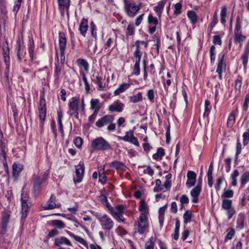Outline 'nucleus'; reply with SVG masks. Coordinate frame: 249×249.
Here are the masks:
<instances>
[{"label":"nucleus","instance_id":"69168bd1","mask_svg":"<svg viewBox=\"0 0 249 249\" xmlns=\"http://www.w3.org/2000/svg\"><path fill=\"white\" fill-rule=\"evenodd\" d=\"M249 93L247 94L245 97L244 105H243V108L245 111H247L249 107Z\"/></svg>","mask_w":249,"mask_h":249},{"label":"nucleus","instance_id":"6e6d98bb","mask_svg":"<svg viewBox=\"0 0 249 249\" xmlns=\"http://www.w3.org/2000/svg\"><path fill=\"white\" fill-rule=\"evenodd\" d=\"M73 142L75 146L78 148H80L83 143V140L79 137H77L73 140Z\"/></svg>","mask_w":249,"mask_h":249},{"label":"nucleus","instance_id":"5701e85b","mask_svg":"<svg viewBox=\"0 0 249 249\" xmlns=\"http://www.w3.org/2000/svg\"><path fill=\"white\" fill-rule=\"evenodd\" d=\"M92 77L93 78L91 79V80L93 82L98 85V89L99 90H103L105 87V85H103L102 82V78L99 75L94 76V75H93Z\"/></svg>","mask_w":249,"mask_h":249},{"label":"nucleus","instance_id":"b1692460","mask_svg":"<svg viewBox=\"0 0 249 249\" xmlns=\"http://www.w3.org/2000/svg\"><path fill=\"white\" fill-rule=\"evenodd\" d=\"M109 166L113 167L116 170L122 169L123 170H125L126 168V166L123 162L117 160L113 161L110 163Z\"/></svg>","mask_w":249,"mask_h":249},{"label":"nucleus","instance_id":"f704fd0d","mask_svg":"<svg viewBox=\"0 0 249 249\" xmlns=\"http://www.w3.org/2000/svg\"><path fill=\"white\" fill-rule=\"evenodd\" d=\"M155 186L154 188V192H159L163 190V185L161 184V181L160 179H157L155 180Z\"/></svg>","mask_w":249,"mask_h":249},{"label":"nucleus","instance_id":"13d9d810","mask_svg":"<svg viewBox=\"0 0 249 249\" xmlns=\"http://www.w3.org/2000/svg\"><path fill=\"white\" fill-rule=\"evenodd\" d=\"M233 195V192L231 190H224L222 196L226 197H231Z\"/></svg>","mask_w":249,"mask_h":249},{"label":"nucleus","instance_id":"7ed1b4c3","mask_svg":"<svg viewBox=\"0 0 249 249\" xmlns=\"http://www.w3.org/2000/svg\"><path fill=\"white\" fill-rule=\"evenodd\" d=\"M91 144L92 147L95 150L107 151L112 149L111 145L102 137L93 140Z\"/></svg>","mask_w":249,"mask_h":249},{"label":"nucleus","instance_id":"de8ad7c7","mask_svg":"<svg viewBox=\"0 0 249 249\" xmlns=\"http://www.w3.org/2000/svg\"><path fill=\"white\" fill-rule=\"evenodd\" d=\"M99 103V100L97 99H92L90 101L91 109L95 110L98 107H100L98 106Z\"/></svg>","mask_w":249,"mask_h":249},{"label":"nucleus","instance_id":"6e6552de","mask_svg":"<svg viewBox=\"0 0 249 249\" xmlns=\"http://www.w3.org/2000/svg\"><path fill=\"white\" fill-rule=\"evenodd\" d=\"M66 46V38L63 33L59 34V47L60 51V62L63 64L65 62V53Z\"/></svg>","mask_w":249,"mask_h":249},{"label":"nucleus","instance_id":"412c9836","mask_svg":"<svg viewBox=\"0 0 249 249\" xmlns=\"http://www.w3.org/2000/svg\"><path fill=\"white\" fill-rule=\"evenodd\" d=\"M88 28L89 26L88 25V20L85 18H83L80 24L79 30L80 31L81 34L84 36H85Z\"/></svg>","mask_w":249,"mask_h":249},{"label":"nucleus","instance_id":"f8f14e48","mask_svg":"<svg viewBox=\"0 0 249 249\" xmlns=\"http://www.w3.org/2000/svg\"><path fill=\"white\" fill-rule=\"evenodd\" d=\"M1 227L0 233L4 234L7 231V225L10 217V213L9 212H2Z\"/></svg>","mask_w":249,"mask_h":249},{"label":"nucleus","instance_id":"4c0bfd02","mask_svg":"<svg viewBox=\"0 0 249 249\" xmlns=\"http://www.w3.org/2000/svg\"><path fill=\"white\" fill-rule=\"evenodd\" d=\"M76 63L78 66L83 67L85 71L88 70L89 64L85 60L79 58L76 60Z\"/></svg>","mask_w":249,"mask_h":249},{"label":"nucleus","instance_id":"c9c22d12","mask_svg":"<svg viewBox=\"0 0 249 249\" xmlns=\"http://www.w3.org/2000/svg\"><path fill=\"white\" fill-rule=\"evenodd\" d=\"M142 99V94L139 92L137 94L130 97V101L132 103H137Z\"/></svg>","mask_w":249,"mask_h":249},{"label":"nucleus","instance_id":"f3484780","mask_svg":"<svg viewBox=\"0 0 249 249\" xmlns=\"http://www.w3.org/2000/svg\"><path fill=\"white\" fill-rule=\"evenodd\" d=\"M249 54V42H248L247 43V44L245 46L244 52L241 56V59L242 60V63L245 68H246L247 67V64L248 62Z\"/></svg>","mask_w":249,"mask_h":249},{"label":"nucleus","instance_id":"79ce46f5","mask_svg":"<svg viewBox=\"0 0 249 249\" xmlns=\"http://www.w3.org/2000/svg\"><path fill=\"white\" fill-rule=\"evenodd\" d=\"M165 154L164 150L162 148L158 149L157 152L153 155V158L157 160L159 158L162 157Z\"/></svg>","mask_w":249,"mask_h":249},{"label":"nucleus","instance_id":"7c9ffc66","mask_svg":"<svg viewBox=\"0 0 249 249\" xmlns=\"http://www.w3.org/2000/svg\"><path fill=\"white\" fill-rule=\"evenodd\" d=\"M187 16L191 22L195 24L197 21V18L196 13L193 11H189L188 12Z\"/></svg>","mask_w":249,"mask_h":249},{"label":"nucleus","instance_id":"8fccbe9b","mask_svg":"<svg viewBox=\"0 0 249 249\" xmlns=\"http://www.w3.org/2000/svg\"><path fill=\"white\" fill-rule=\"evenodd\" d=\"M140 62H136L134 66L133 74L139 75L140 74Z\"/></svg>","mask_w":249,"mask_h":249},{"label":"nucleus","instance_id":"c03bdc74","mask_svg":"<svg viewBox=\"0 0 249 249\" xmlns=\"http://www.w3.org/2000/svg\"><path fill=\"white\" fill-rule=\"evenodd\" d=\"M244 218L243 216H241L237 220L236 228L238 230L242 229L244 228Z\"/></svg>","mask_w":249,"mask_h":249},{"label":"nucleus","instance_id":"052dcab7","mask_svg":"<svg viewBox=\"0 0 249 249\" xmlns=\"http://www.w3.org/2000/svg\"><path fill=\"white\" fill-rule=\"evenodd\" d=\"M213 42L215 45H221L222 40L221 37L219 36H214L213 37Z\"/></svg>","mask_w":249,"mask_h":249},{"label":"nucleus","instance_id":"c85d7f7f","mask_svg":"<svg viewBox=\"0 0 249 249\" xmlns=\"http://www.w3.org/2000/svg\"><path fill=\"white\" fill-rule=\"evenodd\" d=\"M235 113L233 111H232L229 117H228V121H227V125L228 126V127H231L234 123H235Z\"/></svg>","mask_w":249,"mask_h":249},{"label":"nucleus","instance_id":"e433bc0d","mask_svg":"<svg viewBox=\"0 0 249 249\" xmlns=\"http://www.w3.org/2000/svg\"><path fill=\"white\" fill-rule=\"evenodd\" d=\"M248 181H249V172H246L241 177V187L244 186Z\"/></svg>","mask_w":249,"mask_h":249},{"label":"nucleus","instance_id":"a878e982","mask_svg":"<svg viewBox=\"0 0 249 249\" xmlns=\"http://www.w3.org/2000/svg\"><path fill=\"white\" fill-rule=\"evenodd\" d=\"M180 228V221L178 219H177L175 223V228L174 230V233L173 237L175 240H177L179 237V231Z\"/></svg>","mask_w":249,"mask_h":249},{"label":"nucleus","instance_id":"f03ea898","mask_svg":"<svg viewBox=\"0 0 249 249\" xmlns=\"http://www.w3.org/2000/svg\"><path fill=\"white\" fill-rule=\"evenodd\" d=\"M20 200L21 202V224L23 225L29 212V209L30 207V203L28 202L29 200L27 194L26 193H24L23 191L21 194Z\"/></svg>","mask_w":249,"mask_h":249},{"label":"nucleus","instance_id":"ddd939ff","mask_svg":"<svg viewBox=\"0 0 249 249\" xmlns=\"http://www.w3.org/2000/svg\"><path fill=\"white\" fill-rule=\"evenodd\" d=\"M59 10L62 17H64L65 12L69 15V9L70 5V0H58Z\"/></svg>","mask_w":249,"mask_h":249},{"label":"nucleus","instance_id":"49530a36","mask_svg":"<svg viewBox=\"0 0 249 249\" xmlns=\"http://www.w3.org/2000/svg\"><path fill=\"white\" fill-rule=\"evenodd\" d=\"M215 48L214 46L212 45L210 49L211 63L212 64L215 61Z\"/></svg>","mask_w":249,"mask_h":249},{"label":"nucleus","instance_id":"393cba45","mask_svg":"<svg viewBox=\"0 0 249 249\" xmlns=\"http://www.w3.org/2000/svg\"><path fill=\"white\" fill-rule=\"evenodd\" d=\"M130 85L129 83H124L120 85L119 88L114 91V94L118 95L129 88Z\"/></svg>","mask_w":249,"mask_h":249},{"label":"nucleus","instance_id":"c756f323","mask_svg":"<svg viewBox=\"0 0 249 249\" xmlns=\"http://www.w3.org/2000/svg\"><path fill=\"white\" fill-rule=\"evenodd\" d=\"M51 224L56 228L62 229L65 227V224L59 220H53L51 221Z\"/></svg>","mask_w":249,"mask_h":249},{"label":"nucleus","instance_id":"09e8293b","mask_svg":"<svg viewBox=\"0 0 249 249\" xmlns=\"http://www.w3.org/2000/svg\"><path fill=\"white\" fill-rule=\"evenodd\" d=\"M134 136L133 132L130 131L126 132L124 136L122 139L125 142H128Z\"/></svg>","mask_w":249,"mask_h":249},{"label":"nucleus","instance_id":"3c124183","mask_svg":"<svg viewBox=\"0 0 249 249\" xmlns=\"http://www.w3.org/2000/svg\"><path fill=\"white\" fill-rule=\"evenodd\" d=\"M22 0H15V5L13 8V12L16 14L19 9Z\"/></svg>","mask_w":249,"mask_h":249},{"label":"nucleus","instance_id":"0eeeda50","mask_svg":"<svg viewBox=\"0 0 249 249\" xmlns=\"http://www.w3.org/2000/svg\"><path fill=\"white\" fill-rule=\"evenodd\" d=\"M124 210V206L123 205H119L113 207V210H111L110 212L112 216L118 221L124 222L125 219L123 215Z\"/></svg>","mask_w":249,"mask_h":249},{"label":"nucleus","instance_id":"774afa93","mask_svg":"<svg viewBox=\"0 0 249 249\" xmlns=\"http://www.w3.org/2000/svg\"><path fill=\"white\" fill-rule=\"evenodd\" d=\"M235 234V231L233 229H231V231L227 234L225 241H226L228 240L232 239Z\"/></svg>","mask_w":249,"mask_h":249},{"label":"nucleus","instance_id":"aec40b11","mask_svg":"<svg viewBox=\"0 0 249 249\" xmlns=\"http://www.w3.org/2000/svg\"><path fill=\"white\" fill-rule=\"evenodd\" d=\"M57 117H58V128L59 131L62 134V135H64V132L63 128V124L62 120L63 117V110L61 108H59V110L57 111Z\"/></svg>","mask_w":249,"mask_h":249},{"label":"nucleus","instance_id":"0e129e2a","mask_svg":"<svg viewBox=\"0 0 249 249\" xmlns=\"http://www.w3.org/2000/svg\"><path fill=\"white\" fill-rule=\"evenodd\" d=\"M99 110H100V107H98L97 109H95V110H94L93 113L89 117V122H93L94 121Z\"/></svg>","mask_w":249,"mask_h":249},{"label":"nucleus","instance_id":"e2e57ef3","mask_svg":"<svg viewBox=\"0 0 249 249\" xmlns=\"http://www.w3.org/2000/svg\"><path fill=\"white\" fill-rule=\"evenodd\" d=\"M196 175L194 171H189L188 172L187 177L188 179L194 180H196Z\"/></svg>","mask_w":249,"mask_h":249},{"label":"nucleus","instance_id":"4be33fe9","mask_svg":"<svg viewBox=\"0 0 249 249\" xmlns=\"http://www.w3.org/2000/svg\"><path fill=\"white\" fill-rule=\"evenodd\" d=\"M123 109V105L122 104H117L114 103L110 105L108 107V110L111 112H121Z\"/></svg>","mask_w":249,"mask_h":249},{"label":"nucleus","instance_id":"1a4fd4ad","mask_svg":"<svg viewBox=\"0 0 249 249\" xmlns=\"http://www.w3.org/2000/svg\"><path fill=\"white\" fill-rule=\"evenodd\" d=\"M38 110L39 114V118L41 121L40 124L42 125L46 115V103L43 96L40 98Z\"/></svg>","mask_w":249,"mask_h":249},{"label":"nucleus","instance_id":"338daca9","mask_svg":"<svg viewBox=\"0 0 249 249\" xmlns=\"http://www.w3.org/2000/svg\"><path fill=\"white\" fill-rule=\"evenodd\" d=\"M2 47L4 54H8L9 51L7 40H5V42L3 43Z\"/></svg>","mask_w":249,"mask_h":249},{"label":"nucleus","instance_id":"a18cd8bd","mask_svg":"<svg viewBox=\"0 0 249 249\" xmlns=\"http://www.w3.org/2000/svg\"><path fill=\"white\" fill-rule=\"evenodd\" d=\"M227 15V8L226 6L222 7L220 16H221V22L224 24L226 22V17Z\"/></svg>","mask_w":249,"mask_h":249},{"label":"nucleus","instance_id":"dca6fc26","mask_svg":"<svg viewBox=\"0 0 249 249\" xmlns=\"http://www.w3.org/2000/svg\"><path fill=\"white\" fill-rule=\"evenodd\" d=\"M55 196L52 195L48 201L47 204L43 206L45 210H51L55 208H59V205L55 203Z\"/></svg>","mask_w":249,"mask_h":249},{"label":"nucleus","instance_id":"a19ab883","mask_svg":"<svg viewBox=\"0 0 249 249\" xmlns=\"http://www.w3.org/2000/svg\"><path fill=\"white\" fill-rule=\"evenodd\" d=\"M0 157L1 159H3V160L5 162L6 161V151L5 149L4 143L2 142H1L0 144Z\"/></svg>","mask_w":249,"mask_h":249},{"label":"nucleus","instance_id":"6ab92c4d","mask_svg":"<svg viewBox=\"0 0 249 249\" xmlns=\"http://www.w3.org/2000/svg\"><path fill=\"white\" fill-rule=\"evenodd\" d=\"M13 176L15 178H17L19 173L23 169V165L14 163L12 165Z\"/></svg>","mask_w":249,"mask_h":249},{"label":"nucleus","instance_id":"5fc2aeb1","mask_svg":"<svg viewBox=\"0 0 249 249\" xmlns=\"http://www.w3.org/2000/svg\"><path fill=\"white\" fill-rule=\"evenodd\" d=\"M135 32V28L133 24H130L127 28L126 35L128 36H132Z\"/></svg>","mask_w":249,"mask_h":249},{"label":"nucleus","instance_id":"9b49d317","mask_svg":"<svg viewBox=\"0 0 249 249\" xmlns=\"http://www.w3.org/2000/svg\"><path fill=\"white\" fill-rule=\"evenodd\" d=\"M225 54L224 52L221 53L218 57V64L216 69V72L218 74V77L220 80L222 79V73L226 71V64L224 62Z\"/></svg>","mask_w":249,"mask_h":249},{"label":"nucleus","instance_id":"473e14b6","mask_svg":"<svg viewBox=\"0 0 249 249\" xmlns=\"http://www.w3.org/2000/svg\"><path fill=\"white\" fill-rule=\"evenodd\" d=\"M21 50V47L20 44V41L19 40H18L17 41L16 53L18 59L19 61L22 60V57H23V55H22L20 53Z\"/></svg>","mask_w":249,"mask_h":249},{"label":"nucleus","instance_id":"680f3d73","mask_svg":"<svg viewBox=\"0 0 249 249\" xmlns=\"http://www.w3.org/2000/svg\"><path fill=\"white\" fill-rule=\"evenodd\" d=\"M210 105V102L209 100H206L205 101V111L204 113V116L207 115V116L209 115L210 112V108H209V106Z\"/></svg>","mask_w":249,"mask_h":249},{"label":"nucleus","instance_id":"bb28decb","mask_svg":"<svg viewBox=\"0 0 249 249\" xmlns=\"http://www.w3.org/2000/svg\"><path fill=\"white\" fill-rule=\"evenodd\" d=\"M234 37L235 43L236 44L239 43L241 47L242 46L241 43L245 40L246 37L241 35V33H235Z\"/></svg>","mask_w":249,"mask_h":249},{"label":"nucleus","instance_id":"20e7f679","mask_svg":"<svg viewBox=\"0 0 249 249\" xmlns=\"http://www.w3.org/2000/svg\"><path fill=\"white\" fill-rule=\"evenodd\" d=\"M96 218L99 221L102 229L109 231L114 227V223L113 220L107 214L103 215H96Z\"/></svg>","mask_w":249,"mask_h":249},{"label":"nucleus","instance_id":"423d86ee","mask_svg":"<svg viewBox=\"0 0 249 249\" xmlns=\"http://www.w3.org/2000/svg\"><path fill=\"white\" fill-rule=\"evenodd\" d=\"M137 222V232L140 234H142L148 227L147 216L145 213H142L140 214Z\"/></svg>","mask_w":249,"mask_h":249},{"label":"nucleus","instance_id":"37998d69","mask_svg":"<svg viewBox=\"0 0 249 249\" xmlns=\"http://www.w3.org/2000/svg\"><path fill=\"white\" fill-rule=\"evenodd\" d=\"M239 175V173L237 170H235L231 176L232 179L231 184L233 186H236L237 184L236 178Z\"/></svg>","mask_w":249,"mask_h":249},{"label":"nucleus","instance_id":"2f4dec72","mask_svg":"<svg viewBox=\"0 0 249 249\" xmlns=\"http://www.w3.org/2000/svg\"><path fill=\"white\" fill-rule=\"evenodd\" d=\"M201 184H197V185L191 191L190 194L193 197H197L201 192Z\"/></svg>","mask_w":249,"mask_h":249},{"label":"nucleus","instance_id":"72a5a7b5","mask_svg":"<svg viewBox=\"0 0 249 249\" xmlns=\"http://www.w3.org/2000/svg\"><path fill=\"white\" fill-rule=\"evenodd\" d=\"M147 22L150 26L157 25L158 24V18L153 17L152 14L149 15L147 18Z\"/></svg>","mask_w":249,"mask_h":249},{"label":"nucleus","instance_id":"39448f33","mask_svg":"<svg viewBox=\"0 0 249 249\" xmlns=\"http://www.w3.org/2000/svg\"><path fill=\"white\" fill-rule=\"evenodd\" d=\"M48 173L44 172L42 177L35 176L33 178V192L37 194L41 189V185L45 182L48 178Z\"/></svg>","mask_w":249,"mask_h":249},{"label":"nucleus","instance_id":"603ef678","mask_svg":"<svg viewBox=\"0 0 249 249\" xmlns=\"http://www.w3.org/2000/svg\"><path fill=\"white\" fill-rule=\"evenodd\" d=\"M236 151L235 154V160H236L238 158L239 155L241 153L242 150V145L241 142L239 141H238L236 144Z\"/></svg>","mask_w":249,"mask_h":249},{"label":"nucleus","instance_id":"a211bd4d","mask_svg":"<svg viewBox=\"0 0 249 249\" xmlns=\"http://www.w3.org/2000/svg\"><path fill=\"white\" fill-rule=\"evenodd\" d=\"M55 245L57 246H60L63 245H65L67 246H71L70 241L67 238L64 236L55 239Z\"/></svg>","mask_w":249,"mask_h":249},{"label":"nucleus","instance_id":"4468645a","mask_svg":"<svg viewBox=\"0 0 249 249\" xmlns=\"http://www.w3.org/2000/svg\"><path fill=\"white\" fill-rule=\"evenodd\" d=\"M79 103V97H72L70 100L69 107L71 110L74 111L73 114L75 116L78 115Z\"/></svg>","mask_w":249,"mask_h":249},{"label":"nucleus","instance_id":"4d7b16f0","mask_svg":"<svg viewBox=\"0 0 249 249\" xmlns=\"http://www.w3.org/2000/svg\"><path fill=\"white\" fill-rule=\"evenodd\" d=\"M182 5L180 3H177L175 5V10L174 14L176 15H178L181 13V9Z\"/></svg>","mask_w":249,"mask_h":249},{"label":"nucleus","instance_id":"cd10ccee","mask_svg":"<svg viewBox=\"0 0 249 249\" xmlns=\"http://www.w3.org/2000/svg\"><path fill=\"white\" fill-rule=\"evenodd\" d=\"M167 0H162L160 1L158 5L154 7V10L159 14H160L162 11L163 7Z\"/></svg>","mask_w":249,"mask_h":249},{"label":"nucleus","instance_id":"864d4df0","mask_svg":"<svg viewBox=\"0 0 249 249\" xmlns=\"http://www.w3.org/2000/svg\"><path fill=\"white\" fill-rule=\"evenodd\" d=\"M243 144L246 145L249 142V129H247V131L243 133Z\"/></svg>","mask_w":249,"mask_h":249},{"label":"nucleus","instance_id":"ea45409f","mask_svg":"<svg viewBox=\"0 0 249 249\" xmlns=\"http://www.w3.org/2000/svg\"><path fill=\"white\" fill-rule=\"evenodd\" d=\"M232 200L230 199H224L222 201V209L226 210L232 208Z\"/></svg>","mask_w":249,"mask_h":249},{"label":"nucleus","instance_id":"f257e3e1","mask_svg":"<svg viewBox=\"0 0 249 249\" xmlns=\"http://www.w3.org/2000/svg\"><path fill=\"white\" fill-rule=\"evenodd\" d=\"M123 0L124 4V11L129 17H134L142 7L141 0H139L137 4L134 1L130 2L127 0Z\"/></svg>","mask_w":249,"mask_h":249},{"label":"nucleus","instance_id":"bf43d9fd","mask_svg":"<svg viewBox=\"0 0 249 249\" xmlns=\"http://www.w3.org/2000/svg\"><path fill=\"white\" fill-rule=\"evenodd\" d=\"M217 22H218V18H217V14H216V13H215L213 16V20L210 24L211 31L212 30L213 28L215 26V25L217 23Z\"/></svg>","mask_w":249,"mask_h":249},{"label":"nucleus","instance_id":"9d476101","mask_svg":"<svg viewBox=\"0 0 249 249\" xmlns=\"http://www.w3.org/2000/svg\"><path fill=\"white\" fill-rule=\"evenodd\" d=\"M85 166L83 162H80L79 164L75 166V174L73 176L74 183L81 182L84 174Z\"/></svg>","mask_w":249,"mask_h":249},{"label":"nucleus","instance_id":"58836bf2","mask_svg":"<svg viewBox=\"0 0 249 249\" xmlns=\"http://www.w3.org/2000/svg\"><path fill=\"white\" fill-rule=\"evenodd\" d=\"M183 221L185 224L191 221L192 217V213L190 211H186L183 214Z\"/></svg>","mask_w":249,"mask_h":249},{"label":"nucleus","instance_id":"2eb2a0df","mask_svg":"<svg viewBox=\"0 0 249 249\" xmlns=\"http://www.w3.org/2000/svg\"><path fill=\"white\" fill-rule=\"evenodd\" d=\"M114 120V117L112 115H107L104 116L103 117L99 119L96 122V125L98 127H101L104 125L107 124L109 123L112 122Z\"/></svg>","mask_w":249,"mask_h":249}]
</instances>
